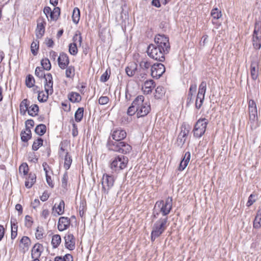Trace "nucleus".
Returning <instances> with one entry per match:
<instances>
[{"mask_svg":"<svg viewBox=\"0 0 261 261\" xmlns=\"http://www.w3.org/2000/svg\"><path fill=\"white\" fill-rule=\"evenodd\" d=\"M155 44H150L147 47L148 56L158 61L163 62L165 55L169 53L170 45L169 37L164 34H158L154 39Z\"/></svg>","mask_w":261,"mask_h":261,"instance_id":"nucleus-1","label":"nucleus"},{"mask_svg":"<svg viewBox=\"0 0 261 261\" xmlns=\"http://www.w3.org/2000/svg\"><path fill=\"white\" fill-rule=\"evenodd\" d=\"M168 217H162L153 224L150 234L151 242H154L165 232L168 225Z\"/></svg>","mask_w":261,"mask_h":261,"instance_id":"nucleus-2","label":"nucleus"},{"mask_svg":"<svg viewBox=\"0 0 261 261\" xmlns=\"http://www.w3.org/2000/svg\"><path fill=\"white\" fill-rule=\"evenodd\" d=\"M107 147L109 150L124 154L129 153L132 150V147L127 143L122 141H114L110 138L108 140Z\"/></svg>","mask_w":261,"mask_h":261,"instance_id":"nucleus-3","label":"nucleus"},{"mask_svg":"<svg viewBox=\"0 0 261 261\" xmlns=\"http://www.w3.org/2000/svg\"><path fill=\"white\" fill-rule=\"evenodd\" d=\"M128 163V159L123 155H117L112 158L110 161V167L115 172H119L125 168Z\"/></svg>","mask_w":261,"mask_h":261,"instance_id":"nucleus-4","label":"nucleus"},{"mask_svg":"<svg viewBox=\"0 0 261 261\" xmlns=\"http://www.w3.org/2000/svg\"><path fill=\"white\" fill-rule=\"evenodd\" d=\"M208 123V121L205 118H199L195 123L192 130L194 137L201 138L205 134Z\"/></svg>","mask_w":261,"mask_h":261,"instance_id":"nucleus-5","label":"nucleus"},{"mask_svg":"<svg viewBox=\"0 0 261 261\" xmlns=\"http://www.w3.org/2000/svg\"><path fill=\"white\" fill-rule=\"evenodd\" d=\"M141 96V95H140ZM141 100L142 102H139L138 108L137 118H142L147 116L151 111V106L150 102L145 100V97L143 95H141Z\"/></svg>","mask_w":261,"mask_h":261,"instance_id":"nucleus-6","label":"nucleus"},{"mask_svg":"<svg viewBox=\"0 0 261 261\" xmlns=\"http://www.w3.org/2000/svg\"><path fill=\"white\" fill-rule=\"evenodd\" d=\"M206 91V82L202 81L199 86L198 92L195 101V108L199 110L203 105Z\"/></svg>","mask_w":261,"mask_h":261,"instance_id":"nucleus-7","label":"nucleus"},{"mask_svg":"<svg viewBox=\"0 0 261 261\" xmlns=\"http://www.w3.org/2000/svg\"><path fill=\"white\" fill-rule=\"evenodd\" d=\"M114 182L115 179L113 175L105 173L101 179L102 192L108 194L109 190L114 186Z\"/></svg>","mask_w":261,"mask_h":261,"instance_id":"nucleus-8","label":"nucleus"},{"mask_svg":"<svg viewBox=\"0 0 261 261\" xmlns=\"http://www.w3.org/2000/svg\"><path fill=\"white\" fill-rule=\"evenodd\" d=\"M43 13L47 18L48 21H56L61 14V9L59 7H55L53 10L48 6H45L43 9Z\"/></svg>","mask_w":261,"mask_h":261,"instance_id":"nucleus-9","label":"nucleus"},{"mask_svg":"<svg viewBox=\"0 0 261 261\" xmlns=\"http://www.w3.org/2000/svg\"><path fill=\"white\" fill-rule=\"evenodd\" d=\"M165 67L161 63H156L151 66V75L153 78L159 79L165 72Z\"/></svg>","mask_w":261,"mask_h":261,"instance_id":"nucleus-10","label":"nucleus"},{"mask_svg":"<svg viewBox=\"0 0 261 261\" xmlns=\"http://www.w3.org/2000/svg\"><path fill=\"white\" fill-rule=\"evenodd\" d=\"M46 24V21L43 17H40L38 19L37 28L35 31L36 36L38 39L41 38L43 36Z\"/></svg>","mask_w":261,"mask_h":261,"instance_id":"nucleus-11","label":"nucleus"},{"mask_svg":"<svg viewBox=\"0 0 261 261\" xmlns=\"http://www.w3.org/2000/svg\"><path fill=\"white\" fill-rule=\"evenodd\" d=\"M65 247L66 249L72 251L75 248V238L72 233L68 232L64 237Z\"/></svg>","mask_w":261,"mask_h":261,"instance_id":"nucleus-12","label":"nucleus"},{"mask_svg":"<svg viewBox=\"0 0 261 261\" xmlns=\"http://www.w3.org/2000/svg\"><path fill=\"white\" fill-rule=\"evenodd\" d=\"M44 81V90L46 93L48 94H52L54 92L53 89V80L51 73H48L46 74L45 77H43Z\"/></svg>","mask_w":261,"mask_h":261,"instance_id":"nucleus-13","label":"nucleus"},{"mask_svg":"<svg viewBox=\"0 0 261 261\" xmlns=\"http://www.w3.org/2000/svg\"><path fill=\"white\" fill-rule=\"evenodd\" d=\"M141 96H137L132 102L131 105L128 108L127 114L129 116L134 115L136 113L137 114L139 102H142Z\"/></svg>","mask_w":261,"mask_h":261,"instance_id":"nucleus-14","label":"nucleus"},{"mask_svg":"<svg viewBox=\"0 0 261 261\" xmlns=\"http://www.w3.org/2000/svg\"><path fill=\"white\" fill-rule=\"evenodd\" d=\"M71 225L70 219L67 217H61L59 218L57 228L60 231H63L67 229Z\"/></svg>","mask_w":261,"mask_h":261,"instance_id":"nucleus-15","label":"nucleus"},{"mask_svg":"<svg viewBox=\"0 0 261 261\" xmlns=\"http://www.w3.org/2000/svg\"><path fill=\"white\" fill-rule=\"evenodd\" d=\"M58 63L59 67L65 69L69 64V59L67 54L62 52L58 58Z\"/></svg>","mask_w":261,"mask_h":261,"instance_id":"nucleus-16","label":"nucleus"},{"mask_svg":"<svg viewBox=\"0 0 261 261\" xmlns=\"http://www.w3.org/2000/svg\"><path fill=\"white\" fill-rule=\"evenodd\" d=\"M112 138L114 141H122L126 137V133L124 129H116L111 134Z\"/></svg>","mask_w":261,"mask_h":261,"instance_id":"nucleus-17","label":"nucleus"},{"mask_svg":"<svg viewBox=\"0 0 261 261\" xmlns=\"http://www.w3.org/2000/svg\"><path fill=\"white\" fill-rule=\"evenodd\" d=\"M250 74L253 81L256 80L258 77V63L257 60L251 61L250 64Z\"/></svg>","mask_w":261,"mask_h":261,"instance_id":"nucleus-18","label":"nucleus"},{"mask_svg":"<svg viewBox=\"0 0 261 261\" xmlns=\"http://www.w3.org/2000/svg\"><path fill=\"white\" fill-rule=\"evenodd\" d=\"M191 159V153L189 151L186 152L184 155H182L181 161L180 162L178 170L179 171H183L188 166Z\"/></svg>","mask_w":261,"mask_h":261,"instance_id":"nucleus-19","label":"nucleus"},{"mask_svg":"<svg viewBox=\"0 0 261 261\" xmlns=\"http://www.w3.org/2000/svg\"><path fill=\"white\" fill-rule=\"evenodd\" d=\"M196 90L197 85L195 83L191 84L190 85L187 95L186 107H189L190 105L193 102V94L196 92Z\"/></svg>","mask_w":261,"mask_h":261,"instance_id":"nucleus-20","label":"nucleus"},{"mask_svg":"<svg viewBox=\"0 0 261 261\" xmlns=\"http://www.w3.org/2000/svg\"><path fill=\"white\" fill-rule=\"evenodd\" d=\"M25 176V187L28 189H30L32 188L35 183L36 181V175L35 173L30 172Z\"/></svg>","mask_w":261,"mask_h":261,"instance_id":"nucleus-21","label":"nucleus"},{"mask_svg":"<svg viewBox=\"0 0 261 261\" xmlns=\"http://www.w3.org/2000/svg\"><path fill=\"white\" fill-rule=\"evenodd\" d=\"M43 246L38 243H36L32 249L31 257L34 258L35 257H40L43 252Z\"/></svg>","mask_w":261,"mask_h":261,"instance_id":"nucleus-22","label":"nucleus"},{"mask_svg":"<svg viewBox=\"0 0 261 261\" xmlns=\"http://www.w3.org/2000/svg\"><path fill=\"white\" fill-rule=\"evenodd\" d=\"M32 138L31 128L22 130L20 133V138L22 142L27 143Z\"/></svg>","mask_w":261,"mask_h":261,"instance_id":"nucleus-23","label":"nucleus"},{"mask_svg":"<svg viewBox=\"0 0 261 261\" xmlns=\"http://www.w3.org/2000/svg\"><path fill=\"white\" fill-rule=\"evenodd\" d=\"M69 100L72 103L80 102L82 100L80 94L75 92H69L67 95Z\"/></svg>","mask_w":261,"mask_h":261,"instance_id":"nucleus-24","label":"nucleus"},{"mask_svg":"<svg viewBox=\"0 0 261 261\" xmlns=\"http://www.w3.org/2000/svg\"><path fill=\"white\" fill-rule=\"evenodd\" d=\"M20 244H22L23 247V252L24 253L29 250V247L31 244V241L28 237L23 236L20 240Z\"/></svg>","mask_w":261,"mask_h":261,"instance_id":"nucleus-25","label":"nucleus"},{"mask_svg":"<svg viewBox=\"0 0 261 261\" xmlns=\"http://www.w3.org/2000/svg\"><path fill=\"white\" fill-rule=\"evenodd\" d=\"M137 70V65L136 63H131L125 68V72L127 75L129 76H133Z\"/></svg>","mask_w":261,"mask_h":261,"instance_id":"nucleus-26","label":"nucleus"},{"mask_svg":"<svg viewBox=\"0 0 261 261\" xmlns=\"http://www.w3.org/2000/svg\"><path fill=\"white\" fill-rule=\"evenodd\" d=\"M84 108L83 107L79 108L75 112L74 119L76 122H81L84 116Z\"/></svg>","mask_w":261,"mask_h":261,"instance_id":"nucleus-27","label":"nucleus"},{"mask_svg":"<svg viewBox=\"0 0 261 261\" xmlns=\"http://www.w3.org/2000/svg\"><path fill=\"white\" fill-rule=\"evenodd\" d=\"M46 132V126L44 124L37 125L35 128V132L40 136L44 135Z\"/></svg>","mask_w":261,"mask_h":261,"instance_id":"nucleus-28","label":"nucleus"},{"mask_svg":"<svg viewBox=\"0 0 261 261\" xmlns=\"http://www.w3.org/2000/svg\"><path fill=\"white\" fill-rule=\"evenodd\" d=\"M80 10L77 7L73 9L72 14V19L75 24H77L80 19Z\"/></svg>","mask_w":261,"mask_h":261,"instance_id":"nucleus-29","label":"nucleus"},{"mask_svg":"<svg viewBox=\"0 0 261 261\" xmlns=\"http://www.w3.org/2000/svg\"><path fill=\"white\" fill-rule=\"evenodd\" d=\"M29 108L30 110L28 111V113L30 116L34 117L38 115L39 108V106L37 104H33L31 105L30 106Z\"/></svg>","mask_w":261,"mask_h":261,"instance_id":"nucleus-30","label":"nucleus"},{"mask_svg":"<svg viewBox=\"0 0 261 261\" xmlns=\"http://www.w3.org/2000/svg\"><path fill=\"white\" fill-rule=\"evenodd\" d=\"M25 85L27 87L30 88L35 86V80L32 74H28L25 78Z\"/></svg>","mask_w":261,"mask_h":261,"instance_id":"nucleus-31","label":"nucleus"},{"mask_svg":"<svg viewBox=\"0 0 261 261\" xmlns=\"http://www.w3.org/2000/svg\"><path fill=\"white\" fill-rule=\"evenodd\" d=\"M61 242V238L59 234H55L52 237L51 245L53 248H57Z\"/></svg>","mask_w":261,"mask_h":261,"instance_id":"nucleus-32","label":"nucleus"},{"mask_svg":"<svg viewBox=\"0 0 261 261\" xmlns=\"http://www.w3.org/2000/svg\"><path fill=\"white\" fill-rule=\"evenodd\" d=\"M43 144V139L41 137H38L36 139L32 145V150L34 151H37L42 146Z\"/></svg>","mask_w":261,"mask_h":261,"instance_id":"nucleus-33","label":"nucleus"},{"mask_svg":"<svg viewBox=\"0 0 261 261\" xmlns=\"http://www.w3.org/2000/svg\"><path fill=\"white\" fill-rule=\"evenodd\" d=\"M39 41L36 39L35 41H33L31 43V51L34 56H36L38 53L39 48Z\"/></svg>","mask_w":261,"mask_h":261,"instance_id":"nucleus-34","label":"nucleus"},{"mask_svg":"<svg viewBox=\"0 0 261 261\" xmlns=\"http://www.w3.org/2000/svg\"><path fill=\"white\" fill-rule=\"evenodd\" d=\"M41 68L45 70L49 71L51 69V65L50 61L48 58L42 59L41 61Z\"/></svg>","mask_w":261,"mask_h":261,"instance_id":"nucleus-35","label":"nucleus"},{"mask_svg":"<svg viewBox=\"0 0 261 261\" xmlns=\"http://www.w3.org/2000/svg\"><path fill=\"white\" fill-rule=\"evenodd\" d=\"M72 160L71 156L69 154V153L67 152L65 156L64 164V168L66 170H68L70 168L71 164L72 163Z\"/></svg>","mask_w":261,"mask_h":261,"instance_id":"nucleus-36","label":"nucleus"},{"mask_svg":"<svg viewBox=\"0 0 261 261\" xmlns=\"http://www.w3.org/2000/svg\"><path fill=\"white\" fill-rule=\"evenodd\" d=\"M222 12L217 8H213L211 12V16L213 19H218L222 17Z\"/></svg>","mask_w":261,"mask_h":261,"instance_id":"nucleus-37","label":"nucleus"},{"mask_svg":"<svg viewBox=\"0 0 261 261\" xmlns=\"http://www.w3.org/2000/svg\"><path fill=\"white\" fill-rule=\"evenodd\" d=\"M65 69L66 76L68 78H72L75 75V68L73 66H68Z\"/></svg>","mask_w":261,"mask_h":261,"instance_id":"nucleus-38","label":"nucleus"},{"mask_svg":"<svg viewBox=\"0 0 261 261\" xmlns=\"http://www.w3.org/2000/svg\"><path fill=\"white\" fill-rule=\"evenodd\" d=\"M64 206H65V202L63 200H61L57 207V212L58 215H61L64 214ZM56 208V204L53 206V210Z\"/></svg>","mask_w":261,"mask_h":261,"instance_id":"nucleus-39","label":"nucleus"},{"mask_svg":"<svg viewBox=\"0 0 261 261\" xmlns=\"http://www.w3.org/2000/svg\"><path fill=\"white\" fill-rule=\"evenodd\" d=\"M38 93V100L40 102H46L48 98V95L49 94H48L46 93V94H45L43 91H37Z\"/></svg>","mask_w":261,"mask_h":261,"instance_id":"nucleus-40","label":"nucleus"},{"mask_svg":"<svg viewBox=\"0 0 261 261\" xmlns=\"http://www.w3.org/2000/svg\"><path fill=\"white\" fill-rule=\"evenodd\" d=\"M171 209L170 207H168V206L163 204V205L160 207V212L162 214L163 217H168V215L170 214L171 211Z\"/></svg>","mask_w":261,"mask_h":261,"instance_id":"nucleus-41","label":"nucleus"},{"mask_svg":"<svg viewBox=\"0 0 261 261\" xmlns=\"http://www.w3.org/2000/svg\"><path fill=\"white\" fill-rule=\"evenodd\" d=\"M78 51L76 43L73 42L69 44V52L73 56H75Z\"/></svg>","mask_w":261,"mask_h":261,"instance_id":"nucleus-42","label":"nucleus"},{"mask_svg":"<svg viewBox=\"0 0 261 261\" xmlns=\"http://www.w3.org/2000/svg\"><path fill=\"white\" fill-rule=\"evenodd\" d=\"M190 129L191 126L188 124L183 123L181 125V130L180 133L182 134L184 136L187 137Z\"/></svg>","mask_w":261,"mask_h":261,"instance_id":"nucleus-43","label":"nucleus"},{"mask_svg":"<svg viewBox=\"0 0 261 261\" xmlns=\"http://www.w3.org/2000/svg\"><path fill=\"white\" fill-rule=\"evenodd\" d=\"M44 69L40 67H37L35 69V74L36 76L40 79L45 77L46 74L44 72Z\"/></svg>","mask_w":261,"mask_h":261,"instance_id":"nucleus-44","label":"nucleus"},{"mask_svg":"<svg viewBox=\"0 0 261 261\" xmlns=\"http://www.w3.org/2000/svg\"><path fill=\"white\" fill-rule=\"evenodd\" d=\"M110 74H111V70L109 68L101 75V76L100 77V81L103 83L107 82L110 78Z\"/></svg>","mask_w":261,"mask_h":261,"instance_id":"nucleus-45","label":"nucleus"},{"mask_svg":"<svg viewBox=\"0 0 261 261\" xmlns=\"http://www.w3.org/2000/svg\"><path fill=\"white\" fill-rule=\"evenodd\" d=\"M29 168L28 165L26 163H22L19 168V172L23 173L24 175H27L29 174Z\"/></svg>","mask_w":261,"mask_h":261,"instance_id":"nucleus-46","label":"nucleus"},{"mask_svg":"<svg viewBox=\"0 0 261 261\" xmlns=\"http://www.w3.org/2000/svg\"><path fill=\"white\" fill-rule=\"evenodd\" d=\"M257 197V194H250L248 197V201L246 203V206L247 207H250V206H251L256 201Z\"/></svg>","mask_w":261,"mask_h":261,"instance_id":"nucleus-47","label":"nucleus"},{"mask_svg":"<svg viewBox=\"0 0 261 261\" xmlns=\"http://www.w3.org/2000/svg\"><path fill=\"white\" fill-rule=\"evenodd\" d=\"M187 137L184 136L182 135V134L179 133L177 138V145L178 146H180V147H182V146L184 145V144L186 142V138Z\"/></svg>","mask_w":261,"mask_h":261,"instance_id":"nucleus-48","label":"nucleus"},{"mask_svg":"<svg viewBox=\"0 0 261 261\" xmlns=\"http://www.w3.org/2000/svg\"><path fill=\"white\" fill-rule=\"evenodd\" d=\"M155 93L156 94L155 95V98H160L162 96L164 95L165 92H164V88L162 86H158L155 89Z\"/></svg>","mask_w":261,"mask_h":261,"instance_id":"nucleus-49","label":"nucleus"},{"mask_svg":"<svg viewBox=\"0 0 261 261\" xmlns=\"http://www.w3.org/2000/svg\"><path fill=\"white\" fill-rule=\"evenodd\" d=\"M86 210V202L85 200H82L80 202V206H79V213L81 217H82L85 213V211Z\"/></svg>","mask_w":261,"mask_h":261,"instance_id":"nucleus-50","label":"nucleus"},{"mask_svg":"<svg viewBox=\"0 0 261 261\" xmlns=\"http://www.w3.org/2000/svg\"><path fill=\"white\" fill-rule=\"evenodd\" d=\"M128 18V14L127 11H125L123 6L121 7V11L120 14V19L121 20V24L125 23V20Z\"/></svg>","mask_w":261,"mask_h":261,"instance_id":"nucleus-51","label":"nucleus"},{"mask_svg":"<svg viewBox=\"0 0 261 261\" xmlns=\"http://www.w3.org/2000/svg\"><path fill=\"white\" fill-rule=\"evenodd\" d=\"M73 42L76 43L77 41L79 43L80 46L81 45L82 43V37L81 33L80 31H77L72 38Z\"/></svg>","mask_w":261,"mask_h":261,"instance_id":"nucleus-52","label":"nucleus"},{"mask_svg":"<svg viewBox=\"0 0 261 261\" xmlns=\"http://www.w3.org/2000/svg\"><path fill=\"white\" fill-rule=\"evenodd\" d=\"M44 229L43 227H38L36 229L35 236L37 239L40 240L43 238Z\"/></svg>","mask_w":261,"mask_h":261,"instance_id":"nucleus-53","label":"nucleus"},{"mask_svg":"<svg viewBox=\"0 0 261 261\" xmlns=\"http://www.w3.org/2000/svg\"><path fill=\"white\" fill-rule=\"evenodd\" d=\"M253 227L255 229H258L261 227V218L255 216L253 222Z\"/></svg>","mask_w":261,"mask_h":261,"instance_id":"nucleus-54","label":"nucleus"},{"mask_svg":"<svg viewBox=\"0 0 261 261\" xmlns=\"http://www.w3.org/2000/svg\"><path fill=\"white\" fill-rule=\"evenodd\" d=\"M68 179V175L67 172H65L62 178V187L66 189L67 186V181Z\"/></svg>","mask_w":261,"mask_h":261,"instance_id":"nucleus-55","label":"nucleus"},{"mask_svg":"<svg viewBox=\"0 0 261 261\" xmlns=\"http://www.w3.org/2000/svg\"><path fill=\"white\" fill-rule=\"evenodd\" d=\"M33 220H32V218L29 216L27 215L25 217V226L28 228H30L32 227L33 223Z\"/></svg>","mask_w":261,"mask_h":261,"instance_id":"nucleus-56","label":"nucleus"},{"mask_svg":"<svg viewBox=\"0 0 261 261\" xmlns=\"http://www.w3.org/2000/svg\"><path fill=\"white\" fill-rule=\"evenodd\" d=\"M144 86L146 88L149 89L150 91L152 88H154L155 83L152 80H147L144 83Z\"/></svg>","mask_w":261,"mask_h":261,"instance_id":"nucleus-57","label":"nucleus"},{"mask_svg":"<svg viewBox=\"0 0 261 261\" xmlns=\"http://www.w3.org/2000/svg\"><path fill=\"white\" fill-rule=\"evenodd\" d=\"M151 66L150 62L147 61H142L140 63V66L143 70L148 69Z\"/></svg>","mask_w":261,"mask_h":261,"instance_id":"nucleus-58","label":"nucleus"},{"mask_svg":"<svg viewBox=\"0 0 261 261\" xmlns=\"http://www.w3.org/2000/svg\"><path fill=\"white\" fill-rule=\"evenodd\" d=\"M61 106L63 107L64 111L69 112L71 111V105L67 100L62 102Z\"/></svg>","mask_w":261,"mask_h":261,"instance_id":"nucleus-59","label":"nucleus"},{"mask_svg":"<svg viewBox=\"0 0 261 261\" xmlns=\"http://www.w3.org/2000/svg\"><path fill=\"white\" fill-rule=\"evenodd\" d=\"M30 101L27 99H23L20 103L19 107L29 109L30 107Z\"/></svg>","mask_w":261,"mask_h":261,"instance_id":"nucleus-60","label":"nucleus"},{"mask_svg":"<svg viewBox=\"0 0 261 261\" xmlns=\"http://www.w3.org/2000/svg\"><path fill=\"white\" fill-rule=\"evenodd\" d=\"M109 98L108 96H101L98 102L101 105H104L108 103Z\"/></svg>","mask_w":261,"mask_h":261,"instance_id":"nucleus-61","label":"nucleus"},{"mask_svg":"<svg viewBox=\"0 0 261 261\" xmlns=\"http://www.w3.org/2000/svg\"><path fill=\"white\" fill-rule=\"evenodd\" d=\"M256 105L255 102L253 99H250L248 102V110L249 111L252 110H255L256 109Z\"/></svg>","mask_w":261,"mask_h":261,"instance_id":"nucleus-62","label":"nucleus"},{"mask_svg":"<svg viewBox=\"0 0 261 261\" xmlns=\"http://www.w3.org/2000/svg\"><path fill=\"white\" fill-rule=\"evenodd\" d=\"M10 222H11V229L17 230L18 226H17V222L16 219L15 218H14L12 217H11Z\"/></svg>","mask_w":261,"mask_h":261,"instance_id":"nucleus-63","label":"nucleus"},{"mask_svg":"<svg viewBox=\"0 0 261 261\" xmlns=\"http://www.w3.org/2000/svg\"><path fill=\"white\" fill-rule=\"evenodd\" d=\"M63 261H73V256L69 253L66 254L64 256H61Z\"/></svg>","mask_w":261,"mask_h":261,"instance_id":"nucleus-64","label":"nucleus"}]
</instances>
